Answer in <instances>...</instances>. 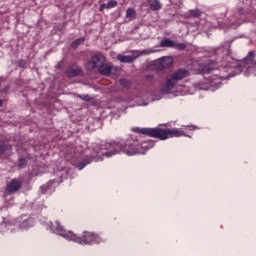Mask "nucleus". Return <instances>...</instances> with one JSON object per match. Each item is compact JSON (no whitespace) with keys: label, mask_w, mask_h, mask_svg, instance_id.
<instances>
[{"label":"nucleus","mask_w":256,"mask_h":256,"mask_svg":"<svg viewBox=\"0 0 256 256\" xmlns=\"http://www.w3.org/2000/svg\"><path fill=\"white\" fill-rule=\"evenodd\" d=\"M55 189V181H49L41 186V191L47 193V191H53Z\"/></svg>","instance_id":"nucleus-15"},{"label":"nucleus","mask_w":256,"mask_h":256,"mask_svg":"<svg viewBox=\"0 0 256 256\" xmlns=\"http://www.w3.org/2000/svg\"><path fill=\"white\" fill-rule=\"evenodd\" d=\"M233 61V57L228 54L222 58V65L224 68L231 69L235 67V65H233Z\"/></svg>","instance_id":"nucleus-11"},{"label":"nucleus","mask_w":256,"mask_h":256,"mask_svg":"<svg viewBox=\"0 0 256 256\" xmlns=\"http://www.w3.org/2000/svg\"><path fill=\"white\" fill-rule=\"evenodd\" d=\"M90 163H91V158L85 157L81 162H77L75 164V167H77L79 171H82V169H85V167H87V165H90Z\"/></svg>","instance_id":"nucleus-14"},{"label":"nucleus","mask_w":256,"mask_h":256,"mask_svg":"<svg viewBox=\"0 0 256 256\" xmlns=\"http://www.w3.org/2000/svg\"><path fill=\"white\" fill-rule=\"evenodd\" d=\"M21 181L17 178L11 180V182L7 185L8 193H15V191H19L21 189Z\"/></svg>","instance_id":"nucleus-8"},{"label":"nucleus","mask_w":256,"mask_h":256,"mask_svg":"<svg viewBox=\"0 0 256 256\" xmlns=\"http://www.w3.org/2000/svg\"><path fill=\"white\" fill-rule=\"evenodd\" d=\"M151 11H160L163 8V4L159 0H147Z\"/></svg>","instance_id":"nucleus-12"},{"label":"nucleus","mask_w":256,"mask_h":256,"mask_svg":"<svg viewBox=\"0 0 256 256\" xmlns=\"http://www.w3.org/2000/svg\"><path fill=\"white\" fill-rule=\"evenodd\" d=\"M255 51L248 52L247 56L238 63V67L245 69L250 75L256 77Z\"/></svg>","instance_id":"nucleus-5"},{"label":"nucleus","mask_w":256,"mask_h":256,"mask_svg":"<svg viewBox=\"0 0 256 256\" xmlns=\"http://www.w3.org/2000/svg\"><path fill=\"white\" fill-rule=\"evenodd\" d=\"M189 15H191V17H195V18L201 17V10H199V9L190 10Z\"/></svg>","instance_id":"nucleus-23"},{"label":"nucleus","mask_w":256,"mask_h":256,"mask_svg":"<svg viewBox=\"0 0 256 256\" xmlns=\"http://www.w3.org/2000/svg\"><path fill=\"white\" fill-rule=\"evenodd\" d=\"M31 218L23 220L22 223L19 224L20 229H27L31 227Z\"/></svg>","instance_id":"nucleus-20"},{"label":"nucleus","mask_w":256,"mask_h":256,"mask_svg":"<svg viewBox=\"0 0 256 256\" xmlns=\"http://www.w3.org/2000/svg\"><path fill=\"white\" fill-rule=\"evenodd\" d=\"M138 133L141 135H147L148 137H154L160 141L172 139V137H183L185 132L179 128L163 129V128H138Z\"/></svg>","instance_id":"nucleus-2"},{"label":"nucleus","mask_w":256,"mask_h":256,"mask_svg":"<svg viewBox=\"0 0 256 256\" xmlns=\"http://www.w3.org/2000/svg\"><path fill=\"white\" fill-rule=\"evenodd\" d=\"M77 97L78 99H82V101H91L93 99L89 94H78Z\"/></svg>","instance_id":"nucleus-24"},{"label":"nucleus","mask_w":256,"mask_h":256,"mask_svg":"<svg viewBox=\"0 0 256 256\" xmlns=\"http://www.w3.org/2000/svg\"><path fill=\"white\" fill-rule=\"evenodd\" d=\"M27 165V160L25 158H20L18 161V167L23 169Z\"/></svg>","instance_id":"nucleus-25"},{"label":"nucleus","mask_w":256,"mask_h":256,"mask_svg":"<svg viewBox=\"0 0 256 256\" xmlns=\"http://www.w3.org/2000/svg\"><path fill=\"white\" fill-rule=\"evenodd\" d=\"M117 5H118L117 1L110 0L106 4V9H113V8L117 7Z\"/></svg>","instance_id":"nucleus-22"},{"label":"nucleus","mask_w":256,"mask_h":256,"mask_svg":"<svg viewBox=\"0 0 256 256\" xmlns=\"http://www.w3.org/2000/svg\"><path fill=\"white\" fill-rule=\"evenodd\" d=\"M189 75H191V72H189V70L186 68H179L175 70L166 77V82L162 85L160 93H163V95H168V93H171L172 89H175L177 85H179L180 81L187 79Z\"/></svg>","instance_id":"nucleus-3"},{"label":"nucleus","mask_w":256,"mask_h":256,"mask_svg":"<svg viewBox=\"0 0 256 256\" xmlns=\"http://www.w3.org/2000/svg\"><path fill=\"white\" fill-rule=\"evenodd\" d=\"M0 107H3V100L0 99Z\"/></svg>","instance_id":"nucleus-30"},{"label":"nucleus","mask_w":256,"mask_h":256,"mask_svg":"<svg viewBox=\"0 0 256 256\" xmlns=\"http://www.w3.org/2000/svg\"><path fill=\"white\" fill-rule=\"evenodd\" d=\"M203 73H211L210 68H209L208 66H205V67L203 68Z\"/></svg>","instance_id":"nucleus-27"},{"label":"nucleus","mask_w":256,"mask_h":256,"mask_svg":"<svg viewBox=\"0 0 256 256\" xmlns=\"http://www.w3.org/2000/svg\"><path fill=\"white\" fill-rule=\"evenodd\" d=\"M118 61H120V63H133V61H135V59H137V57L133 56V55H123L120 54L117 56Z\"/></svg>","instance_id":"nucleus-13"},{"label":"nucleus","mask_w":256,"mask_h":256,"mask_svg":"<svg viewBox=\"0 0 256 256\" xmlns=\"http://www.w3.org/2000/svg\"><path fill=\"white\" fill-rule=\"evenodd\" d=\"M52 227L53 229H55V231L59 233V235H61V237H63L64 233H67L63 232V226H61V224L58 221H56Z\"/></svg>","instance_id":"nucleus-18"},{"label":"nucleus","mask_w":256,"mask_h":256,"mask_svg":"<svg viewBox=\"0 0 256 256\" xmlns=\"http://www.w3.org/2000/svg\"><path fill=\"white\" fill-rule=\"evenodd\" d=\"M160 47H170L173 49V47H175V41L171 40V39H163L161 42H160Z\"/></svg>","instance_id":"nucleus-16"},{"label":"nucleus","mask_w":256,"mask_h":256,"mask_svg":"<svg viewBox=\"0 0 256 256\" xmlns=\"http://www.w3.org/2000/svg\"><path fill=\"white\" fill-rule=\"evenodd\" d=\"M157 67L160 71H163V69H171V67H173V60L169 57L161 58L157 62Z\"/></svg>","instance_id":"nucleus-7"},{"label":"nucleus","mask_w":256,"mask_h":256,"mask_svg":"<svg viewBox=\"0 0 256 256\" xmlns=\"http://www.w3.org/2000/svg\"><path fill=\"white\" fill-rule=\"evenodd\" d=\"M137 15V12L133 8H128L126 10V18L127 19H135V16Z\"/></svg>","instance_id":"nucleus-19"},{"label":"nucleus","mask_w":256,"mask_h":256,"mask_svg":"<svg viewBox=\"0 0 256 256\" xmlns=\"http://www.w3.org/2000/svg\"><path fill=\"white\" fill-rule=\"evenodd\" d=\"M83 73V70L81 68H73L69 67L66 71L67 77L69 79H73V77H77L78 75H81Z\"/></svg>","instance_id":"nucleus-10"},{"label":"nucleus","mask_w":256,"mask_h":256,"mask_svg":"<svg viewBox=\"0 0 256 256\" xmlns=\"http://www.w3.org/2000/svg\"><path fill=\"white\" fill-rule=\"evenodd\" d=\"M62 235L64 239L74 241V243H79V245H93V243H101V236L93 232H83L82 237L77 236V234L71 231H68Z\"/></svg>","instance_id":"nucleus-4"},{"label":"nucleus","mask_w":256,"mask_h":256,"mask_svg":"<svg viewBox=\"0 0 256 256\" xmlns=\"http://www.w3.org/2000/svg\"><path fill=\"white\" fill-rule=\"evenodd\" d=\"M120 85H122V87H129V81H127V79H121Z\"/></svg>","instance_id":"nucleus-26"},{"label":"nucleus","mask_w":256,"mask_h":256,"mask_svg":"<svg viewBox=\"0 0 256 256\" xmlns=\"http://www.w3.org/2000/svg\"><path fill=\"white\" fill-rule=\"evenodd\" d=\"M83 43H85V37H81V38L74 40L71 43V47H72V49H77V47H79V45H83Z\"/></svg>","instance_id":"nucleus-17"},{"label":"nucleus","mask_w":256,"mask_h":256,"mask_svg":"<svg viewBox=\"0 0 256 256\" xmlns=\"http://www.w3.org/2000/svg\"><path fill=\"white\" fill-rule=\"evenodd\" d=\"M106 58L103 54H95L91 57L90 61L86 64V69L88 71H93V69H99L104 63H106Z\"/></svg>","instance_id":"nucleus-6"},{"label":"nucleus","mask_w":256,"mask_h":256,"mask_svg":"<svg viewBox=\"0 0 256 256\" xmlns=\"http://www.w3.org/2000/svg\"><path fill=\"white\" fill-rule=\"evenodd\" d=\"M220 79H229V76H220Z\"/></svg>","instance_id":"nucleus-29"},{"label":"nucleus","mask_w":256,"mask_h":256,"mask_svg":"<svg viewBox=\"0 0 256 256\" xmlns=\"http://www.w3.org/2000/svg\"><path fill=\"white\" fill-rule=\"evenodd\" d=\"M141 146L137 141H127L123 142H106L101 144L99 147V151L97 152V157H113V155H117L119 153H124L125 155H137L140 152Z\"/></svg>","instance_id":"nucleus-1"},{"label":"nucleus","mask_w":256,"mask_h":256,"mask_svg":"<svg viewBox=\"0 0 256 256\" xmlns=\"http://www.w3.org/2000/svg\"><path fill=\"white\" fill-rule=\"evenodd\" d=\"M186 48H187V45H185L184 43H175L174 42L173 49H177L178 51H185Z\"/></svg>","instance_id":"nucleus-21"},{"label":"nucleus","mask_w":256,"mask_h":256,"mask_svg":"<svg viewBox=\"0 0 256 256\" xmlns=\"http://www.w3.org/2000/svg\"><path fill=\"white\" fill-rule=\"evenodd\" d=\"M104 9H107V4H101L99 11H103Z\"/></svg>","instance_id":"nucleus-28"},{"label":"nucleus","mask_w":256,"mask_h":256,"mask_svg":"<svg viewBox=\"0 0 256 256\" xmlns=\"http://www.w3.org/2000/svg\"><path fill=\"white\" fill-rule=\"evenodd\" d=\"M112 71L113 67L106 63L102 64L100 68H98V73H100V75H103L104 77H109Z\"/></svg>","instance_id":"nucleus-9"}]
</instances>
